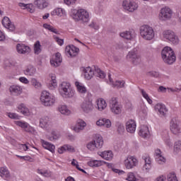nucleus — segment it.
Instances as JSON below:
<instances>
[{"label": "nucleus", "instance_id": "nucleus-64", "mask_svg": "<svg viewBox=\"0 0 181 181\" xmlns=\"http://www.w3.org/2000/svg\"><path fill=\"white\" fill-rule=\"evenodd\" d=\"M96 124H97L98 127H104V118L98 120V121L96 122Z\"/></svg>", "mask_w": 181, "mask_h": 181}, {"label": "nucleus", "instance_id": "nucleus-43", "mask_svg": "<svg viewBox=\"0 0 181 181\" xmlns=\"http://www.w3.org/2000/svg\"><path fill=\"white\" fill-rule=\"evenodd\" d=\"M112 86L116 88H124L125 87V81H116Z\"/></svg>", "mask_w": 181, "mask_h": 181}, {"label": "nucleus", "instance_id": "nucleus-21", "mask_svg": "<svg viewBox=\"0 0 181 181\" xmlns=\"http://www.w3.org/2000/svg\"><path fill=\"white\" fill-rule=\"evenodd\" d=\"M120 36L121 37H123V39L131 40V39H134V37H135L136 34L134 30H129V31L120 33Z\"/></svg>", "mask_w": 181, "mask_h": 181}, {"label": "nucleus", "instance_id": "nucleus-37", "mask_svg": "<svg viewBox=\"0 0 181 181\" xmlns=\"http://www.w3.org/2000/svg\"><path fill=\"white\" fill-rule=\"evenodd\" d=\"M42 45L40 41H36L34 45V53L35 54H40L42 52Z\"/></svg>", "mask_w": 181, "mask_h": 181}, {"label": "nucleus", "instance_id": "nucleus-46", "mask_svg": "<svg viewBox=\"0 0 181 181\" xmlns=\"http://www.w3.org/2000/svg\"><path fill=\"white\" fill-rule=\"evenodd\" d=\"M156 162L159 163V165H163V163L166 162V158H165V157L163 156H156Z\"/></svg>", "mask_w": 181, "mask_h": 181}, {"label": "nucleus", "instance_id": "nucleus-1", "mask_svg": "<svg viewBox=\"0 0 181 181\" xmlns=\"http://www.w3.org/2000/svg\"><path fill=\"white\" fill-rule=\"evenodd\" d=\"M71 16L76 22L81 21V23H88L90 22V14L88 11L83 8L71 10Z\"/></svg>", "mask_w": 181, "mask_h": 181}, {"label": "nucleus", "instance_id": "nucleus-24", "mask_svg": "<svg viewBox=\"0 0 181 181\" xmlns=\"http://www.w3.org/2000/svg\"><path fill=\"white\" fill-rule=\"evenodd\" d=\"M139 134L142 138H149L150 133H149V128L148 127V126H146V125L141 126L140 127Z\"/></svg>", "mask_w": 181, "mask_h": 181}, {"label": "nucleus", "instance_id": "nucleus-9", "mask_svg": "<svg viewBox=\"0 0 181 181\" xmlns=\"http://www.w3.org/2000/svg\"><path fill=\"white\" fill-rule=\"evenodd\" d=\"M110 111H112L113 114H116V115H119V114H121L122 107L118 103V98H111V100H110Z\"/></svg>", "mask_w": 181, "mask_h": 181}, {"label": "nucleus", "instance_id": "nucleus-50", "mask_svg": "<svg viewBox=\"0 0 181 181\" xmlns=\"http://www.w3.org/2000/svg\"><path fill=\"white\" fill-rule=\"evenodd\" d=\"M38 173H40V175H42V176H44L45 177H50V176H52L50 172L47 170L42 171L39 170Z\"/></svg>", "mask_w": 181, "mask_h": 181}, {"label": "nucleus", "instance_id": "nucleus-20", "mask_svg": "<svg viewBox=\"0 0 181 181\" xmlns=\"http://www.w3.org/2000/svg\"><path fill=\"white\" fill-rule=\"evenodd\" d=\"M2 25L4 28H6L10 30V32H13L15 30V25L11 22V20L8 17H4L2 20Z\"/></svg>", "mask_w": 181, "mask_h": 181}, {"label": "nucleus", "instance_id": "nucleus-11", "mask_svg": "<svg viewBox=\"0 0 181 181\" xmlns=\"http://www.w3.org/2000/svg\"><path fill=\"white\" fill-rule=\"evenodd\" d=\"M122 6L126 11L129 12H134L138 9V4L135 1L131 0H124L122 3Z\"/></svg>", "mask_w": 181, "mask_h": 181}, {"label": "nucleus", "instance_id": "nucleus-3", "mask_svg": "<svg viewBox=\"0 0 181 181\" xmlns=\"http://www.w3.org/2000/svg\"><path fill=\"white\" fill-rule=\"evenodd\" d=\"M40 101L45 107H51L56 103V98L49 92L44 90L41 93Z\"/></svg>", "mask_w": 181, "mask_h": 181}, {"label": "nucleus", "instance_id": "nucleus-42", "mask_svg": "<svg viewBox=\"0 0 181 181\" xmlns=\"http://www.w3.org/2000/svg\"><path fill=\"white\" fill-rule=\"evenodd\" d=\"M60 138V134H57L55 131H52L51 136H48L49 141H57Z\"/></svg>", "mask_w": 181, "mask_h": 181}, {"label": "nucleus", "instance_id": "nucleus-30", "mask_svg": "<svg viewBox=\"0 0 181 181\" xmlns=\"http://www.w3.org/2000/svg\"><path fill=\"white\" fill-rule=\"evenodd\" d=\"M18 6L22 8V9H27V11L30 13H33V12H35V6H33V4H32L19 3Z\"/></svg>", "mask_w": 181, "mask_h": 181}, {"label": "nucleus", "instance_id": "nucleus-13", "mask_svg": "<svg viewBox=\"0 0 181 181\" xmlns=\"http://www.w3.org/2000/svg\"><path fill=\"white\" fill-rule=\"evenodd\" d=\"M124 165L127 169H132L138 165V160L133 156H129L126 160H124Z\"/></svg>", "mask_w": 181, "mask_h": 181}, {"label": "nucleus", "instance_id": "nucleus-22", "mask_svg": "<svg viewBox=\"0 0 181 181\" xmlns=\"http://www.w3.org/2000/svg\"><path fill=\"white\" fill-rule=\"evenodd\" d=\"M83 73L86 80H91L92 77L94 76V70L90 66L83 68Z\"/></svg>", "mask_w": 181, "mask_h": 181}, {"label": "nucleus", "instance_id": "nucleus-28", "mask_svg": "<svg viewBox=\"0 0 181 181\" xmlns=\"http://www.w3.org/2000/svg\"><path fill=\"white\" fill-rule=\"evenodd\" d=\"M99 155L101 158L105 159V160H112V158H114L112 151L100 152Z\"/></svg>", "mask_w": 181, "mask_h": 181}, {"label": "nucleus", "instance_id": "nucleus-18", "mask_svg": "<svg viewBox=\"0 0 181 181\" xmlns=\"http://www.w3.org/2000/svg\"><path fill=\"white\" fill-rule=\"evenodd\" d=\"M62 54L57 52L55 56L50 60L51 65L53 67H59L62 64Z\"/></svg>", "mask_w": 181, "mask_h": 181}, {"label": "nucleus", "instance_id": "nucleus-15", "mask_svg": "<svg viewBox=\"0 0 181 181\" xmlns=\"http://www.w3.org/2000/svg\"><path fill=\"white\" fill-rule=\"evenodd\" d=\"M16 49L20 54H29L30 53V47L25 44H17Z\"/></svg>", "mask_w": 181, "mask_h": 181}, {"label": "nucleus", "instance_id": "nucleus-25", "mask_svg": "<svg viewBox=\"0 0 181 181\" xmlns=\"http://www.w3.org/2000/svg\"><path fill=\"white\" fill-rule=\"evenodd\" d=\"M93 142H95L96 149H101V148H103V145H104V140L103 139V136H101L100 134L95 135Z\"/></svg>", "mask_w": 181, "mask_h": 181}, {"label": "nucleus", "instance_id": "nucleus-23", "mask_svg": "<svg viewBox=\"0 0 181 181\" xmlns=\"http://www.w3.org/2000/svg\"><path fill=\"white\" fill-rule=\"evenodd\" d=\"M51 121L49 117H44L40 119V127L42 129H47L49 125H50Z\"/></svg>", "mask_w": 181, "mask_h": 181}, {"label": "nucleus", "instance_id": "nucleus-31", "mask_svg": "<svg viewBox=\"0 0 181 181\" xmlns=\"http://www.w3.org/2000/svg\"><path fill=\"white\" fill-rule=\"evenodd\" d=\"M96 104V107L99 111H103V110H105V108H107V103L103 98L98 99Z\"/></svg>", "mask_w": 181, "mask_h": 181}, {"label": "nucleus", "instance_id": "nucleus-27", "mask_svg": "<svg viewBox=\"0 0 181 181\" xmlns=\"http://www.w3.org/2000/svg\"><path fill=\"white\" fill-rule=\"evenodd\" d=\"M9 91L13 94V95H21V94H22V87L18 85H13L10 87Z\"/></svg>", "mask_w": 181, "mask_h": 181}, {"label": "nucleus", "instance_id": "nucleus-40", "mask_svg": "<svg viewBox=\"0 0 181 181\" xmlns=\"http://www.w3.org/2000/svg\"><path fill=\"white\" fill-rule=\"evenodd\" d=\"M88 165L90 168H100L101 166V161L97 160H90L88 162Z\"/></svg>", "mask_w": 181, "mask_h": 181}, {"label": "nucleus", "instance_id": "nucleus-7", "mask_svg": "<svg viewBox=\"0 0 181 181\" xmlns=\"http://www.w3.org/2000/svg\"><path fill=\"white\" fill-rule=\"evenodd\" d=\"M127 60H130L134 66H137L141 63V55L138 53V49L134 48L132 51L129 52L127 55Z\"/></svg>", "mask_w": 181, "mask_h": 181}, {"label": "nucleus", "instance_id": "nucleus-53", "mask_svg": "<svg viewBox=\"0 0 181 181\" xmlns=\"http://www.w3.org/2000/svg\"><path fill=\"white\" fill-rule=\"evenodd\" d=\"M89 28L94 29L95 30H98L100 29V25L97 24V23L92 21L90 24H89Z\"/></svg>", "mask_w": 181, "mask_h": 181}, {"label": "nucleus", "instance_id": "nucleus-39", "mask_svg": "<svg viewBox=\"0 0 181 181\" xmlns=\"http://www.w3.org/2000/svg\"><path fill=\"white\" fill-rule=\"evenodd\" d=\"M59 111L61 112V114H63L64 115H70L71 111L67 108V106L66 105H62L59 107Z\"/></svg>", "mask_w": 181, "mask_h": 181}, {"label": "nucleus", "instance_id": "nucleus-19", "mask_svg": "<svg viewBox=\"0 0 181 181\" xmlns=\"http://www.w3.org/2000/svg\"><path fill=\"white\" fill-rule=\"evenodd\" d=\"M156 111H158V115H160V117H166V112H168V108H166V106L163 104L158 103L155 106Z\"/></svg>", "mask_w": 181, "mask_h": 181}, {"label": "nucleus", "instance_id": "nucleus-10", "mask_svg": "<svg viewBox=\"0 0 181 181\" xmlns=\"http://www.w3.org/2000/svg\"><path fill=\"white\" fill-rule=\"evenodd\" d=\"M81 107L83 112L88 114L94 110V106L93 105V99L91 98H86V100L81 105Z\"/></svg>", "mask_w": 181, "mask_h": 181}, {"label": "nucleus", "instance_id": "nucleus-51", "mask_svg": "<svg viewBox=\"0 0 181 181\" xmlns=\"http://www.w3.org/2000/svg\"><path fill=\"white\" fill-rule=\"evenodd\" d=\"M7 116L8 118H11V119H19L21 117L18 115L16 113H12V112H8L7 113Z\"/></svg>", "mask_w": 181, "mask_h": 181}, {"label": "nucleus", "instance_id": "nucleus-34", "mask_svg": "<svg viewBox=\"0 0 181 181\" xmlns=\"http://www.w3.org/2000/svg\"><path fill=\"white\" fill-rule=\"evenodd\" d=\"M25 76H35L36 74V68L32 65H29L24 71Z\"/></svg>", "mask_w": 181, "mask_h": 181}, {"label": "nucleus", "instance_id": "nucleus-57", "mask_svg": "<svg viewBox=\"0 0 181 181\" xmlns=\"http://www.w3.org/2000/svg\"><path fill=\"white\" fill-rule=\"evenodd\" d=\"M54 40L59 45V46H63L64 43V40L63 39H60L59 37H56L54 35Z\"/></svg>", "mask_w": 181, "mask_h": 181}, {"label": "nucleus", "instance_id": "nucleus-8", "mask_svg": "<svg viewBox=\"0 0 181 181\" xmlns=\"http://www.w3.org/2000/svg\"><path fill=\"white\" fill-rule=\"evenodd\" d=\"M170 129L174 135L181 134L180 120L177 117H173L170 122Z\"/></svg>", "mask_w": 181, "mask_h": 181}, {"label": "nucleus", "instance_id": "nucleus-45", "mask_svg": "<svg viewBox=\"0 0 181 181\" xmlns=\"http://www.w3.org/2000/svg\"><path fill=\"white\" fill-rule=\"evenodd\" d=\"M116 127L117 128V132L119 134H124V132L125 131V127H124V124L119 122H117Z\"/></svg>", "mask_w": 181, "mask_h": 181}, {"label": "nucleus", "instance_id": "nucleus-5", "mask_svg": "<svg viewBox=\"0 0 181 181\" xmlns=\"http://www.w3.org/2000/svg\"><path fill=\"white\" fill-rule=\"evenodd\" d=\"M140 34L145 40H152L155 37L153 29L149 25H143L140 28Z\"/></svg>", "mask_w": 181, "mask_h": 181}, {"label": "nucleus", "instance_id": "nucleus-55", "mask_svg": "<svg viewBox=\"0 0 181 181\" xmlns=\"http://www.w3.org/2000/svg\"><path fill=\"white\" fill-rule=\"evenodd\" d=\"M64 149L65 151H68V152H74V147L70 145H64L63 146Z\"/></svg>", "mask_w": 181, "mask_h": 181}, {"label": "nucleus", "instance_id": "nucleus-59", "mask_svg": "<svg viewBox=\"0 0 181 181\" xmlns=\"http://www.w3.org/2000/svg\"><path fill=\"white\" fill-rule=\"evenodd\" d=\"M151 168H152L151 164L149 163H145L143 166V170H146V172H149L151 170Z\"/></svg>", "mask_w": 181, "mask_h": 181}, {"label": "nucleus", "instance_id": "nucleus-58", "mask_svg": "<svg viewBox=\"0 0 181 181\" xmlns=\"http://www.w3.org/2000/svg\"><path fill=\"white\" fill-rule=\"evenodd\" d=\"M103 127H106V128H110L111 121L109 119L104 118Z\"/></svg>", "mask_w": 181, "mask_h": 181}, {"label": "nucleus", "instance_id": "nucleus-44", "mask_svg": "<svg viewBox=\"0 0 181 181\" xmlns=\"http://www.w3.org/2000/svg\"><path fill=\"white\" fill-rule=\"evenodd\" d=\"M168 181H178L177 177H176V174L175 173H170L167 175Z\"/></svg>", "mask_w": 181, "mask_h": 181}, {"label": "nucleus", "instance_id": "nucleus-48", "mask_svg": "<svg viewBox=\"0 0 181 181\" xmlns=\"http://www.w3.org/2000/svg\"><path fill=\"white\" fill-rule=\"evenodd\" d=\"M86 146L89 151H95V149H97V147L95 146V141H94L89 142Z\"/></svg>", "mask_w": 181, "mask_h": 181}, {"label": "nucleus", "instance_id": "nucleus-4", "mask_svg": "<svg viewBox=\"0 0 181 181\" xmlns=\"http://www.w3.org/2000/svg\"><path fill=\"white\" fill-rule=\"evenodd\" d=\"M70 86V83L67 82H62L59 86V93L64 98H71L74 95V90Z\"/></svg>", "mask_w": 181, "mask_h": 181}, {"label": "nucleus", "instance_id": "nucleus-52", "mask_svg": "<svg viewBox=\"0 0 181 181\" xmlns=\"http://www.w3.org/2000/svg\"><path fill=\"white\" fill-rule=\"evenodd\" d=\"M96 77H99V78H105V74L104 71H101V69H98L96 70Z\"/></svg>", "mask_w": 181, "mask_h": 181}, {"label": "nucleus", "instance_id": "nucleus-38", "mask_svg": "<svg viewBox=\"0 0 181 181\" xmlns=\"http://www.w3.org/2000/svg\"><path fill=\"white\" fill-rule=\"evenodd\" d=\"M0 176H1V177H9V176H11L9 170H8L6 167H1L0 168Z\"/></svg>", "mask_w": 181, "mask_h": 181}, {"label": "nucleus", "instance_id": "nucleus-16", "mask_svg": "<svg viewBox=\"0 0 181 181\" xmlns=\"http://www.w3.org/2000/svg\"><path fill=\"white\" fill-rule=\"evenodd\" d=\"M16 125L22 128L25 132L31 133L33 131V127H32L28 122L17 121L16 122Z\"/></svg>", "mask_w": 181, "mask_h": 181}, {"label": "nucleus", "instance_id": "nucleus-17", "mask_svg": "<svg viewBox=\"0 0 181 181\" xmlns=\"http://www.w3.org/2000/svg\"><path fill=\"white\" fill-rule=\"evenodd\" d=\"M126 129L129 134H134L136 131V122L134 119H129L126 122Z\"/></svg>", "mask_w": 181, "mask_h": 181}, {"label": "nucleus", "instance_id": "nucleus-49", "mask_svg": "<svg viewBox=\"0 0 181 181\" xmlns=\"http://www.w3.org/2000/svg\"><path fill=\"white\" fill-rule=\"evenodd\" d=\"M31 83L33 86H35V88H40V87H42V83H40V82L37 81V80L36 78H32Z\"/></svg>", "mask_w": 181, "mask_h": 181}, {"label": "nucleus", "instance_id": "nucleus-26", "mask_svg": "<svg viewBox=\"0 0 181 181\" xmlns=\"http://www.w3.org/2000/svg\"><path fill=\"white\" fill-rule=\"evenodd\" d=\"M87 126V124L83 120H78L76 124L75 125L74 129L75 132H81L84 128Z\"/></svg>", "mask_w": 181, "mask_h": 181}, {"label": "nucleus", "instance_id": "nucleus-12", "mask_svg": "<svg viewBox=\"0 0 181 181\" xmlns=\"http://www.w3.org/2000/svg\"><path fill=\"white\" fill-rule=\"evenodd\" d=\"M172 10L169 7H165L161 8L159 18L161 21H168L172 18Z\"/></svg>", "mask_w": 181, "mask_h": 181}, {"label": "nucleus", "instance_id": "nucleus-47", "mask_svg": "<svg viewBox=\"0 0 181 181\" xmlns=\"http://www.w3.org/2000/svg\"><path fill=\"white\" fill-rule=\"evenodd\" d=\"M146 76H148V77H154L156 78H158V77H159V72L151 71L146 73Z\"/></svg>", "mask_w": 181, "mask_h": 181}, {"label": "nucleus", "instance_id": "nucleus-41", "mask_svg": "<svg viewBox=\"0 0 181 181\" xmlns=\"http://www.w3.org/2000/svg\"><path fill=\"white\" fill-rule=\"evenodd\" d=\"M43 28H45V29H47V30H49V32H52V33H55L56 35L59 33V31H57V29L54 28L53 26L47 23L43 24Z\"/></svg>", "mask_w": 181, "mask_h": 181}, {"label": "nucleus", "instance_id": "nucleus-63", "mask_svg": "<svg viewBox=\"0 0 181 181\" xmlns=\"http://www.w3.org/2000/svg\"><path fill=\"white\" fill-rule=\"evenodd\" d=\"M55 13L57 16H62L63 15V9L57 8L55 10Z\"/></svg>", "mask_w": 181, "mask_h": 181}, {"label": "nucleus", "instance_id": "nucleus-33", "mask_svg": "<svg viewBox=\"0 0 181 181\" xmlns=\"http://www.w3.org/2000/svg\"><path fill=\"white\" fill-rule=\"evenodd\" d=\"M35 5H36L39 9H45V8H47L49 4L46 0H35Z\"/></svg>", "mask_w": 181, "mask_h": 181}, {"label": "nucleus", "instance_id": "nucleus-2", "mask_svg": "<svg viewBox=\"0 0 181 181\" xmlns=\"http://www.w3.org/2000/svg\"><path fill=\"white\" fill-rule=\"evenodd\" d=\"M161 57L166 64H173L176 62V55L170 47H165L162 49Z\"/></svg>", "mask_w": 181, "mask_h": 181}, {"label": "nucleus", "instance_id": "nucleus-54", "mask_svg": "<svg viewBox=\"0 0 181 181\" xmlns=\"http://www.w3.org/2000/svg\"><path fill=\"white\" fill-rule=\"evenodd\" d=\"M127 180H129V181H136L137 179L135 177V175L133 174V173H129L128 174V177L127 178Z\"/></svg>", "mask_w": 181, "mask_h": 181}, {"label": "nucleus", "instance_id": "nucleus-60", "mask_svg": "<svg viewBox=\"0 0 181 181\" xmlns=\"http://www.w3.org/2000/svg\"><path fill=\"white\" fill-rule=\"evenodd\" d=\"M142 159H144L145 163H149V165H151L152 162L151 161V157L148 156H143Z\"/></svg>", "mask_w": 181, "mask_h": 181}, {"label": "nucleus", "instance_id": "nucleus-61", "mask_svg": "<svg viewBox=\"0 0 181 181\" xmlns=\"http://www.w3.org/2000/svg\"><path fill=\"white\" fill-rule=\"evenodd\" d=\"M19 81H21V83H23V84H29V80L25 77H20Z\"/></svg>", "mask_w": 181, "mask_h": 181}, {"label": "nucleus", "instance_id": "nucleus-6", "mask_svg": "<svg viewBox=\"0 0 181 181\" xmlns=\"http://www.w3.org/2000/svg\"><path fill=\"white\" fill-rule=\"evenodd\" d=\"M163 36L165 40H168V42H170V43H172L173 45H179V37L176 35L175 32L168 30H165L163 33Z\"/></svg>", "mask_w": 181, "mask_h": 181}, {"label": "nucleus", "instance_id": "nucleus-14", "mask_svg": "<svg viewBox=\"0 0 181 181\" xmlns=\"http://www.w3.org/2000/svg\"><path fill=\"white\" fill-rule=\"evenodd\" d=\"M65 52L68 54H69L70 57H76L77 54H78V52H80V49L75 47L74 45H69L65 48Z\"/></svg>", "mask_w": 181, "mask_h": 181}, {"label": "nucleus", "instance_id": "nucleus-56", "mask_svg": "<svg viewBox=\"0 0 181 181\" xmlns=\"http://www.w3.org/2000/svg\"><path fill=\"white\" fill-rule=\"evenodd\" d=\"M175 151H181V141H177L174 145Z\"/></svg>", "mask_w": 181, "mask_h": 181}, {"label": "nucleus", "instance_id": "nucleus-32", "mask_svg": "<svg viewBox=\"0 0 181 181\" xmlns=\"http://www.w3.org/2000/svg\"><path fill=\"white\" fill-rule=\"evenodd\" d=\"M18 112H21L23 115H29L30 111L29 108L26 107V105L21 103L18 107Z\"/></svg>", "mask_w": 181, "mask_h": 181}, {"label": "nucleus", "instance_id": "nucleus-62", "mask_svg": "<svg viewBox=\"0 0 181 181\" xmlns=\"http://www.w3.org/2000/svg\"><path fill=\"white\" fill-rule=\"evenodd\" d=\"M112 171L115 173H118V175H124V173H125V172H124V170H118L117 168H112Z\"/></svg>", "mask_w": 181, "mask_h": 181}, {"label": "nucleus", "instance_id": "nucleus-29", "mask_svg": "<svg viewBox=\"0 0 181 181\" xmlns=\"http://www.w3.org/2000/svg\"><path fill=\"white\" fill-rule=\"evenodd\" d=\"M41 144H42L43 148H45V149H47L48 151L52 152V153H54V149L56 148V146H54V145H53L45 140H41Z\"/></svg>", "mask_w": 181, "mask_h": 181}, {"label": "nucleus", "instance_id": "nucleus-35", "mask_svg": "<svg viewBox=\"0 0 181 181\" xmlns=\"http://www.w3.org/2000/svg\"><path fill=\"white\" fill-rule=\"evenodd\" d=\"M75 86L81 94H86L87 93V88H86V86H83V83H80V82L76 81L75 83Z\"/></svg>", "mask_w": 181, "mask_h": 181}, {"label": "nucleus", "instance_id": "nucleus-36", "mask_svg": "<svg viewBox=\"0 0 181 181\" xmlns=\"http://www.w3.org/2000/svg\"><path fill=\"white\" fill-rule=\"evenodd\" d=\"M49 77L51 78L50 83L52 86H50L51 90L56 88L57 87V81L56 80V75L51 74H49Z\"/></svg>", "mask_w": 181, "mask_h": 181}]
</instances>
